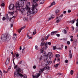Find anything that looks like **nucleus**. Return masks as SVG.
<instances>
[{"label":"nucleus","mask_w":78,"mask_h":78,"mask_svg":"<svg viewBox=\"0 0 78 78\" xmlns=\"http://www.w3.org/2000/svg\"><path fill=\"white\" fill-rule=\"evenodd\" d=\"M23 76L24 78H27V75L25 74Z\"/></svg>","instance_id":"44"},{"label":"nucleus","mask_w":78,"mask_h":78,"mask_svg":"<svg viewBox=\"0 0 78 78\" xmlns=\"http://www.w3.org/2000/svg\"><path fill=\"white\" fill-rule=\"evenodd\" d=\"M2 20H6V18H5V16H4L2 18Z\"/></svg>","instance_id":"47"},{"label":"nucleus","mask_w":78,"mask_h":78,"mask_svg":"<svg viewBox=\"0 0 78 78\" xmlns=\"http://www.w3.org/2000/svg\"><path fill=\"white\" fill-rule=\"evenodd\" d=\"M30 6V2H28L26 5V8H27V9H28V8H29L28 7H29Z\"/></svg>","instance_id":"21"},{"label":"nucleus","mask_w":78,"mask_h":78,"mask_svg":"<svg viewBox=\"0 0 78 78\" xmlns=\"http://www.w3.org/2000/svg\"><path fill=\"white\" fill-rule=\"evenodd\" d=\"M59 10H58V9H57L55 11V13H56V14H57V13H58V12H59Z\"/></svg>","instance_id":"39"},{"label":"nucleus","mask_w":78,"mask_h":78,"mask_svg":"<svg viewBox=\"0 0 78 78\" xmlns=\"http://www.w3.org/2000/svg\"><path fill=\"white\" fill-rule=\"evenodd\" d=\"M58 33V31H52L51 32V36H53V35H55V34H56Z\"/></svg>","instance_id":"17"},{"label":"nucleus","mask_w":78,"mask_h":78,"mask_svg":"<svg viewBox=\"0 0 78 78\" xmlns=\"http://www.w3.org/2000/svg\"><path fill=\"white\" fill-rule=\"evenodd\" d=\"M16 57H19V54H16Z\"/></svg>","instance_id":"54"},{"label":"nucleus","mask_w":78,"mask_h":78,"mask_svg":"<svg viewBox=\"0 0 78 78\" xmlns=\"http://www.w3.org/2000/svg\"><path fill=\"white\" fill-rule=\"evenodd\" d=\"M76 19L74 20H73L70 21H69V23H74L75 22Z\"/></svg>","instance_id":"25"},{"label":"nucleus","mask_w":78,"mask_h":78,"mask_svg":"<svg viewBox=\"0 0 78 78\" xmlns=\"http://www.w3.org/2000/svg\"><path fill=\"white\" fill-rule=\"evenodd\" d=\"M36 7H34L33 6H32V8L31 10L32 11V12L33 14H36L37 13V12L38 11V10L37 9H35Z\"/></svg>","instance_id":"7"},{"label":"nucleus","mask_w":78,"mask_h":78,"mask_svg":"<svg viewBox=\"0 0 78 78\" xmlns=\"http://www.w3.org/2000/svg\"><path fill=\"white\" fill-rule=\"evenodd\" d=\"M25 28V26H24L23 27H22L21 29L20 28L19 30H18V33H20L21 32V31H22V30L23 29H24Z\"/></svg>","instance_id":"18"},{"label":"nucleus","mask_w":78,"mask_h":78,"mask_svg":"<svg viewBox=\"0 0 78 78\" xmlns=\"http://www.w3.org/2000/svg\"><path fill=\"white\" fill-rule=\"evenodd\" d=\"M9 61H10V58H8L7 60L5 62V64L6 65H8L9 63Z\"/></svg>","instance_id":"14"},{"label":"nucleus","mask_w":78,"mask_h":78,"mask_svg":"<svg viewBox=\"0 0 78 78\" xmlns=\"http://www.w3.org/2000/svg\"><path fill=\"white\" fill-rule=\"evenodd\" d=\"M67 44L68 45H70V41H67Z\"/></svg>","instance_id":"45"},{"label":"nucleus","mask_w":78,"mask_h":78,"mask_svg":"<svg viewBox=\"0 0 78 78\" xmlns=\"http://www.w3.org/2000/svg\"><path fill=\"white\" fill-rule=\"evenodd\" d=\"M44 48H41L40 50V53H43L44 55H46V52L45 51H44Z\"/></svg>","instance_id":"12"},{"label":"nucleus","mask_w":78,"mask_h":78,"mask_svg":"<svg viewBox=\"0 0 78 78\" xmlns=\"http://www.w3.org/2000/svg\"><path fill=\"white\" fill-rule=\"evenodd\" d=\"M40 4H43L44 3V0H40Z\"/></svg>","instance_id":"24"},{"label":"nucleus","mask_w":78,"mask_h":78,"mask_svg":"<svg viewBox=\"0 0 78 78\" xmlns=\"http://www.w3.org/2000/svg\"><path fill=\"white\" fill-rule=\"evenodd\" d=\"M11 39V36L8 34H3L1 37V40L3 42L9 41Z\"/></svg>","instance_id":"1"},{"label":"nucleus","mask_w":78,"mask_h":78,"mask_svg":"<svg viewBox=\"0 0 78 78\" xmlns=\"http://www.w3.org/2000/svg\"><path fill=\"white\" fill-rule=\"evenodd\" d=\"M45 70V68H44L41 69H40L39 73H40V74H41V73H42V72H43V71H44Z\"/></svg>","instance_id":"20"},{"label":"nucleus","mask_w":78,"mask_h":78,"mask_svg":"<svg viewBox=\"0 0 78 78\" xmlns=\"http://www.w3.org/2000/svg\"><path fill=\"white\" fill-rule=\"evenodd\" d=\"M0 75L1 76H2V75H3V73H2V71L0 70Z\"/></svg>","instance_id":"52"},{"label":"nucleus","mask_w":78,"mask_h":78,"mask_svg":"<svg viewBox=\"0 0 78 78\" xmlns=\"http://www.w3.org/2000/svg\"><path fill=\"white\" fill-rule=\"evenodd\" d=\"M25 46H23V48L22 50V53H24V51H25Z\"/></svg>","instance_id":"23"},{"label":"nucleus","mask_w":78,"mask_h":78,"mask_svg":"<svg viewBox=\"0 0 78 78\" xmlns=\"http://www.w3.org/2000/svg\"><path fill=\"white\" fill-rule=\"evenodd\" d=\"M72 28L73 30H74V29H75V27H73V26H72Z\"/></svg>","instance_id":"63"},{"label":"nucleus","mask_w":78,"mask_h":78,"mask_svg":"<svg viewBox=\"0 0 78 78\" xmlns=\"http://www.w3.org/2000/svg\"><path fill=\"white\" fill-rule=\"evenodd\" d=\"M47 62H48V65H49L50 64H51V63H52V62L51 61H47Z\"/></svg>","instance_id":"27"},{"label":"nucleus","mask_w":78,"mask_h":78,"mask_svg":"<svg viewBox=\"0 0 78 78\" xmlns=\"http://www.w3.org/2000/svg\"><path fill=\"white\" fill-rule=\"evenodd\" d=\"M17 67V65H16L14 66V69H16Z\"/></svg>","instance_id":"61"},{"label":"nucleus","mask_w":78,"mask_h":78,"mask_svg":"<svg viewBox=\"0 0 78 78\" xmlns=\"http://www.w3.org/2000/svg\"><path fill=\"white\" fill-rule=\"evenodd\" d=\"M47 44L49 45H51V43L50 42H47Z\"/></svg>","instance_id":"46"},{"label":"nucleus","mask_w":78,"mask_h":78,"mask_svg":"<svg viewBox=\"0 0 78 78\" xmlns=\"http://www.w3.org/2000/svg\"><path fill=\"white\" fill-rule=\"evenodd\" d=\"M73 70H71L70 71V74L71 75H73Z\"/></svg>","instance_id":"40"},{"label":"nucleus","mask_w":78,"mask_h":78,"mask_svg":"<svg viewBox=\"0 0 78 78\" xmlns=\"http://www.w3.org/2000/svg\"><path fill=\"white\" fill-rule=\"evenodd\" d=\"M28 12L27 14H28V12L30 13V14H31L32 12L30 10V8H29V9L28 10Z\"/></svg>","instance_id":"30"},{"label":"nucleus","mask_w":78,"mask_h":78,"mask_svg":"<svg viewBox=\"0 0 78 78\" xmlns=\"http://www.w3.org/2000/svg\"><path fill=\"white\" fill-rule=\"evenodd\" d=\"M47 42H44V41H42V42H41V46H45V48H44V49H45V50H46L47 48H48L47 46Z\"/></svg>","instance_id":"6"},{"label":"nucleus","mask_w":78,"mask_h":78,"mask_svg":"<svg viewBox=\"0 0 78 78\" xmlns=\"http://www.w3.org/2000/svg\"><path fill=\"white\" fill-rule=\"evenodd\" d=\"M71 12V10H68V12H69V13L70 12Z\"/></svg>","instance_id":"59"},{"label":"nucleus","mask_w":78,"mask_h":78,"mask_svg":"<svg viewBox=\"0 0 78 78\" xmlns=\"http://www.w3.org/2000/svg\"><path fill=\"white\" fill-rule=\"evenodd\" d=\"M35 49H36V50H38V49H39L38 46H37V45L35 46Z\"/></svg>","instance_id":"37"},{"label":"nucleus","mask_w":78,"mask_h":78,"mask_svg":"<svg viewBox=\"0 0 78 78\" xmlns=\"http://www.w3.org/2000/svg\"><path fill=\"white\" fill-rule=\"evenodd\" d=\"M27 8H26L24 9H21L20 11H21L22 13H23L24 11L27 10Z\"/></svg>","instance_id":"19"},{"label":"nucleus","mask_w":78,"mask_h":78,"mask_svg":"<svg viewBox=\"0 0 78 78\" xmlns=\"http://www.w3.org/2000/svg\"><path fill=\"white\" fill-rule=\"evenodd\" d=\"M65 49H66V50H67V46H65Z\"/></svg>","instance_id":"60"},{"label":"nucleus","mask_w":78,"mask_h":78,"mask_svg":"<svg viewBox=\"0 0 78 78\" xmlns=\"http://www.w3.org/2000/svg\"><path fill=\"white\" fill-rule=\"evenodd\" d=\"M11 69V66H9V68L7 69V70L8 71V70H9V69Z\"/></svg>","instance_id":"49"},{"label":"nucleus","mask_w":78,"mask_h":78,"mask_svg":"<svg viewBox=\"0 0 78 78\" xmlns=\"http://www.w3.org/2000/svg\"><path fill=\"white\" fill-rule=\"evenodd\" d=\"M50 36V34H48L47 36H43L41 38L42 41H44V40H47L48 37Z\"/></svg>","instance_id":"8"},{"label":"nucleus","mask_w":78,"mask_h":78,"mask_svg":"<svg viewBox=\"0 0 78 78\" xmlns=\"http://www.w3.org/2000/svg\"><path fill=\"white\" fill-rule=\"evenodd\" d=\"M15 18H16V17L15 16H13L12 17L10 18V19H9V20L10 22H13Z\"/></svg>","instance_id":"13"},{"label":"nucleus","mask_w":78,"mask_h":78,"mask_svg":"<svg viewBox=\"0 0 78 78\" xmlns=\"http://www.w3.org/2000/svg\"><path fill=\"white\" fill-rule=\"evenodd\" d=\"M57 75H61V73H57Z\"/></svg>","instance_id":"62"},{"label":"nucleus","mask_w":78,"mask_h":78,"mask_svg":"<svg viewBox=\"0 0 78 78\" xmlns=\"http://www.w3.org/2000/svg\"><path fill=\"white\" fill-rule=\"evenodd\" d=\"M55 2H53L51 4V5L49 6L48 7L50 8V7H51V6H53V5H55Z\"/></svg>","instance_id":"22"},{"label":"nucleus","mask_w":78,"mask_h":78,"mask_svg":"<svg viewBox=\"0 0 78 78\" xmlns=\"http://www.w3.org/2000/svg\"><path fill=\"white\" fill-rule=\"evenodd\" d=\"M76 25L77 27H78V22H77L76 23Z\"/></svg>","instance_id":"64"},{"label":"nucleus","mask_w":78,"mask_h":78,"mask_svg":"<svg viewBox=\"0 0 78 78\" xmlns=\"http://www.w3.org/2000/svg\"><path fill=\"white\" fill-rule=\"evenodd\" d=\"M57 50H62V48H56Z\"/></svg>","instance_id":"50"},{"label":"nucleus","mask_w":78,"mask_h":78,"mask_svg":"<svg viewBox=\"0 0 78 78\" xmlns=\"http://www.w3.org/2000/svg\"><path fill=\"white\" fill-rule=\"evenodd\" d=\"M61 21V20H56V22L57 23H58L59 22Z\"/></svg>","instance_id":"38"},{"label":"nucleus","mask_w":78,"mask_h":78,"mask_svg":"<svg viewBox=\"0 0 78 78\" xmlns=\"http://www.w3.org/2000/svg\"><path fill=\"white\" fill-rule=\"evenodd\" d=\"M27 37H28V38L29 39H32L33 37H30L29 35H28V34H27Z\"/></svg>","instance_id":"29"},{"label":"nucleus","mask_w":78,"mask_h":78,"mask_svg":"<svg viewBox=\"0 0 78 78\" xmlns=\"http://www.w3.org/2000/svg\"><path fill=\"white\" fill-rule=\"evenodd\" d=\"M1 6H5V4L4 3H2L1 4Z\"/></svg>","instance_id":"57"},{"label":"nucleus","mask_w":78,"mask_h":78,"mask_svg":"<svg viewBox=\"0 0 78 78\" xmlns=\"http://www.w3.org/2000/svg\"><path fill=\"white\" fill-rule=\"evenodd\" d=\"M33 68L34 69H36V66H34Z\"/></svg>","instance_id":"53"},{"label":"nucleus","mask_w":78,"mask_h":78,"mask_svg":"<svg viewBox=\"0 0 78 78\" xmlns=\"http://www.w3.org/2000/svg\"><path fill=\"white\" fill-rule=\"evenodd\" d=\"M70 41L71 42H73V39L71 38L70 39Z\"/></svg>","instance_id":"58"},{"label":"nucleus","mask_w":78,"mask_h":78,"mask_svg":"<svg viewBox=\"0 0 78 78\" xmlns=\"http://www.w3.org/2000/svg\"><path fill=\"white\" fill-rule=\"evenodd\" d=\"M44 68V69H47L48 70H49V69H50V67L48 66L45 67Z\"/></svg>","instance_id":"35"},{"label":"nucleus","mask_w":78,"mask_h":78,"mask_svg":"<svg viewBox=\"0 0 78 78\" xmlns=\"http://www.w3.org/2000/svg\"><path fill=\"white\" fill-rule=\"evenodd\" d=\"M63 33H64V34H67V31L66 30L64 29L63 30Z\"/></svg>","instance_id":"33"},{"label":"nucleus","mask_w":78,"mask_h":78,"mask_svg":"<svg viewBox=\"0 0 78 78\" xmlns=\"http://www.w3.org/2000/svg\"><path fill=\"white\" fill-rule=\"evenodd\" d=\"M41 74H40L39 73V74L38 73H37L36 75H35V76L34 75H33V78H39V76H41Z\"/></svg>","instance_id":"11"},{"label":"nucleus","mask_w":78,"mask_h":78,"mask_svg":"<svg viewBox=\"0 0 78 78\" xmlns=\"http://www.w3.org/2000/svg\"><path fill=\"white\" fill-rule=\"evenodd\" d=\"M12 38L14 41H16V38H17V34H13Z\"/></svg>","instance_id":"15"},{"label":"nucleus","mask_w":78,"mask_h":78,"mask_svg":"<svg viewBox=\"0 0 78 78\" xmlns=\"http://www.w3.org/2000/svg\"><path fill=\"white\" fill-rule=\"evenodd\" d=\"M15 59V58H14V59H12V61H13V63L14 64V65L15 66V63H14V59Z\"/></svg>","instance_id":"48"},{"label":"nucleus","mask_w":78,"mask_h":78,"mask_svg":"<svg viewBox=\"0 0 78 78\" xmlns=\"http://www.w3.org/2000/svg\"><path fill=\"white\" fill-rule=\"evenodd\" d=\"M60 56V55L58 54H56L55 55V58H59Z\"/></svg>","instance_id":"28"},{"label":"nucleus","mask_w":78,"mask_h":78,"mask_svg":"<svg viewBox=\"0 0 78 78\" xmlns=\"http://www.w3.org/2000/svg\"><path fill=\"white\" fill-rule=\"evenodd\" d=\"M9 14H11V15H12V14H14V12H9Z\"/></svg>","instance_id":"32"},{"label":"nucleus","mask_w":78,"mask_h":78,"mask_svg":"<svg viewBox=\"0 0 78 78\" xmlns=\"http://www.w3.org/2000/svg\"><path fill=\"white\" fill-rule=\"evenodd\" d=\"M68 60H66L65 61V62L66 63H68Z\"/></svg>","instance_id":"56"},{"label":"nucleus","mask_w":78,"mask_h":78,"mask_svg":"<svg viewBox=\"0 0 78 78\" xmlns=\"http://www.w3.org/2000/svg\"><path fill=\"white\" fill-rule=\"evenodd\" d=\"M14 5L13 4H11L9 7V9L10 10H12L14 9Z\"/></svg>","instance_id":"10"},{"label":"nucleus","mask_w":78,"mask_h":78,"mask_svg":"<svg viewBox=\"0 0 78 78\" xmlns=\"http://www.w3.org/2000/svg\"><path fill=\"white\" fill-rule=\"evenodd\" d=\"M48 56L49 59H51L53 57V54L51 52L48 53Z\"/></svg>","instance_id":"9"},{"label":"nucleus","mask_w":78,"mask_h":78,"mask_svg":"<svg viewBox=\"0 0 78 78\" xmlns=\"http://www.w3.org/2000/svg\"><path fill=\"white\" fill-rule=\"evenodd\" d=\"M58 66H59V64H56V65H55V67H58Z\"/></svg>","instance_id":"41"},{"label":"nucleus","mask_w":78,"mask_h":78,"mask_svg":"<svg viewBox=\"0 0 78 78\" xmlns=\"http://www.w3.org/2000/svg\"><path fill=\"white\" fill-rule=\"evenodd\" d=\"M69 57L70 59H71L72 58V53L71 52V50L69 51Z\"/></svg>","instance_id":"16"},{"label":"nucleus","mask_w":78,"mask_h":78,"mask_svg":"<svg viewBox=\"0 0 78 78\" xmlns=\"http://www.w3.org/2000/svg\"><path fill=\"white\" fill-rule=\"evenodd\" d=\"M36 34V29H35L34 30V32H33V34H34V35Z\"/></svg>","instance_id":"34"},{"label":"nucleus","mask_w":78,"mask_h":78,"mask_svg":"<svg viewBox=\"0 0 78 78\" xmlns=\"http://www.w3.org/2000/svg\"><path fill=\"white\" fill-rule=\"evenodd\" d=\"M38 0H33V4L32 6L34 8H36L37 6H38V4H37L36 2H38Z\"/></svg>","instance_id":"4"},{"label":"nucleus","mask_w":78,"mask_h":78,"mask_svg":"<svg viewBox=\"0 0 78 78\" xmlns=\"http://www.w3.org/2000/svg\"><path fill=\"white\" fill-rule=\"evenodd\" d=\"M56 36L58 37H59V36H60V34H56Z\"/></svg>","instance_id":"55"},{"label":"nucleus","mask_w":78,"mask_h":78,"mask_svg":"<svg viewBox=\"0 0 78 78\" xmlns=\"http://www.w3.org/2000/svg\"><path fill=\"white\" fill-rule=\"evenodd\" d=\"M56 19V20H61V17H60V16H57Z\"/></svg>","instance_id":"26"},{"label":"nucleus","mask_w":78,"mask_h":78,"mask_svg":"<svg viewBox=\"0 0 78 78\" xmlns=\"http://www.w3.org/2000/svg\"><path fill=\"white\" fill-rule=\"evenodd\" d=\"M27 0H20L17 2V5H20V4H21V6H24V2H26Z\"/></svg>","instance_id":"3"},{"label":"nucleus","mask_w":78,"mask_h":78,"mask_svg":"<svg viewBox=\"0 0 78 78\" xmlns=\"http://www.w3.org/2000/svg\"><path fill=\"white\" fill-rule=\"evenodd\" d=\"M8 72V71H6L3 70V73H7Z\"/></svg>","instance_id":"51"},{"label":"nucleus","mask_w":78,"mask_h":78,"mask_svg":"<svg viewBox=\"0 0 78 78\" xmlns=\"http://www.w3.org/2000/svg\"><path fill=\"white\" fill-rule=\"evenodd\" d=\"M22 6V4H20V5H17V2L16 3V10H18V11H20V9H21V8H22L23 6Z\"/></svg>","instance_id":"5"},{"label":"nucleus","mask_w":78,"mask_h":78,"mask_svg":"<svg viewBox=\"0 0 78 78\" xmlns=\"http://www.w3.org/2000/svg\"><path fill=\"white\" fill-rule=\"evenodd\" d=\"M77 41H78L76 39H74V42H77Z\"/></svg>","instance_id":"42"},{"label":"nucleus","mask_w":78,"mask_h":78,"mask_svg":"<svg viewBox=\"0 0 78 78\" xmlns=\"http://www.w3.org/2000/svg\"><path fill=\"white\" fill-rule=\"evenodd\" d=\"M56 47L55 46H54L53 47V50H56Z\"/></svg>","instance_id":"43"},{"label":"nucleus","mask_w":78,"mask_h":78,"mask_svg":"<svg viewBox=\"0 0 78 78\" xmlns=\"http://www.w3.org/2000/svg\"><path fill=\"white\" fill-rule=\"evenodd\" d=\"M5 17L7 20H9V17L8 16V14L6 15Z\"/></svg>","instance_id":"31"},{"label":"nucleus","mask_w":78,"mask_h":78,"mask_svg":"<svg viewBox=\"0 0 78 78\" xmlns=\"http://www.w3.org/2000/svg\"><path fill=\"white\" fill-rule=\"evenodd\" d=\"M54 17L53 16H51V17L50 18L48 19V21H49V20H51L52 19H54Z\"/></svg>","instance_id":"36"},{"label":"nucleus","mask_w":78,"mask_h":78,"mask_svg":"<svg viewBox=\"0 0 78 78\" xmlns=\"http://www.w3.org/2000/svg\"><path fill=\"white\" fill-rule=\"evenodd\" d=\"M21 72V70L20 68H18L16 69V71L14 73V75L15 77H19L20 76L21 78H22L23 76V75L21 73H20V72Z\"/></svg>","instance_id":"2"}]
</instances>
